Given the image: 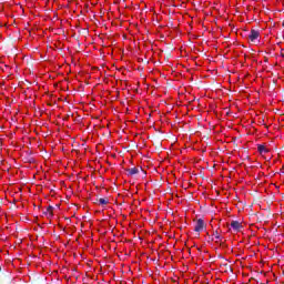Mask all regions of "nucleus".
Returning a JSON list of instances; mask_svg holds the SVG:
<instances>
[{
    "mask_svg": "<svg viewBox=\"0 0 284 284\" xmlns=\"http://www.w3.org/2000/svg\"><path fill=\"white\" fill-rule=\"evenodd\" d=\"M261 37V32L256 31V30H251V33L248 34V39L250 41H252V43H256L257 39Z\"/></svg>",
    "mask_w": 284,
    "mask_h": 284,
    "instance_id": "f257e3e1",
    "label": "nucleus"
},
{
    "mask_svg": "<svg viewBox=\"0 0 284 284\" xmlns=\"http://www.w3.org/2000/svg\"><path fill=\"white\" fill-rule=\"evenodd\" d=\"M204 226H205V223L203 222V220H197L196 223H195L194 231L195 232H201V231H203Z\"/></svg>",
    "mask_w": 284,
    "mask_h": 284,
    "instance_id": "f03ea898",
    "label": "nucleus"
},
{
    "mask_svg": "<svg viewBox=\"0 0 284 284\" xmlns=\"http://www.w3.org/2000/svg\"><path fill=\"white\" fill-rule=\"evenodd\" d=\"M231 227L234 230V232H239L243 225L239 221H232L231 222Z\"/></svg>",
    "mask_w": 284,
    "mask_h": 284,
    "instance_id": "7ed1b4c3",
    "label": "nucleus"
},
{
    "mask_svg": "<svg viewBox=\"0 0 284 284\" xmlns=\"http://www.w3.org/2000/svg\"><path fill=\"white\" fill-rule=\"evenodd\" d=\"M257 150L260 154H267V152H270V150H267V146L261 144L257 146Z\"/></svg>",
    "mask_w": 284,
    "mask_h": 284,
    "instance_id": "20e7f679",
    "label": "nucleus"
},
{
    "mask_svg": "<svg viewBox=\"0 0 284 284\" xmlns=\"http://www.w3.org/2000/svg\"><path fill=\"white\" fill-rule=\"evenodd\" d=\"M128 174L130 176H134V174H139V169H136V168L129 169Z\"/></svg>",
    "mask_w": 284,
    "mask_h": 284,
    "instance_id": "39448f33",
    "label": "nucleus"
},
{
    "mask_svg": "<svg viewBox=\"0 0 284 284\" xmlns=\"http://www.w3.org/2000/svg\"><path fill=\"white\" fill-rule=\"evenodd\" d=\"M99 203H100V205H108V200H105V199H100V200H99Z\"/></svg>",
    "mask_w": 284,
    "mask_h": 284,
    "instance_id": "423d86ee",
    "label": "nucleus"
},
{
    "mask_svg": "<svg viewBox=\"0 0 284 284\" xmlns=\"http://www.w3.org/2000/svg\"><path fill=\"white\" fill-rule=\"evenodd\" d=\"M215 239H216L217 241H221V235L219 234V232L215 233Z\"/></svg>",
    "mask_w": 284,
    "mask_h": 284,
    "instance_id": "0eeeda50",
    "label": "nucleus"
}]
</instances>
